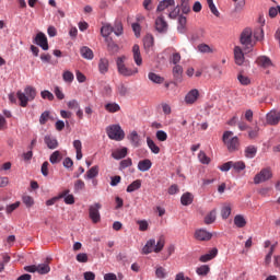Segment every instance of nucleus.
Masks as SVG:
<instances>
[{
	"label": "nucleus",
	"mask_w": 280,
	"mask_h": 280,
	"mask_svg": "<svg viewBox=\"0 0 280 280\" xmlns=\"http://www.w3.org/2000/svg\"><path fill=\"white\" fill-rule=\"evenodd\" d=\"M259 137V127H255L254 129L248 130V138L249 139H257Z\"/></svg>",
	"instance_id": "6e6d98bb"
},
{
	"label": "nucleus",
	"mask_w": 280,
	"mask_h": 280,
	"mask_svg": "<svg viewBox=\"0 0 280 280\" xmlns=\"http://www.w3.org/2000/svg\"><path fill=\"white\" fill-rule=\"evenodd\" d=\"M198 51H200V54H211L213 50L211 47H209V45L200 44L198 45Z\"/></svg>",
	"instance_id": "603ef678"
},
{
	"label": "nucleus",
	"mask_w": 280,
	"mask_h": 280,
	"mask_svg": "<svg viewBox=\"0 0 280 280\" xmlns=\"http://www.w3.org/2000/svg\"><path fill=\"white\" fill-rule=\"evenodd\" d=\"M19 207H21V201H16V202H14V203H11V205L7 206L5 212H7L8 214H10V213H12L13 211H16V209H18Z\"/></svg>",
	"instance_id": "3c124183"
},
{
	"label": "nucleus",
	"mask_w": 280,
	"mask_h": 280,
	"mask_svg": "<svg viewBox=\"0 0 280 280\" xmlns=\"http://www.w3.org/2000/svg\"><path fill=\"white\" fill-rule=\"evenodd\" d=\"M232 168L235 172H242V171L246 170V163H244L242 161H238V162H233L232 161Z\"/></svg>",
	"instance_id": "c03bdc74"
},
{
	"label": "nucleus",
	"mask_w": 280,
	"mask_h": 280,
	"mask_svg": "<svg viewBox=\"0 0 280 280\" xmlns=\"http://www.w3.org/2000/svg\"><path fill=\"white\" fill-rule=\"evenodd\" d=\"M127 167H132V159L128 158L126 160L120 161L119 163V170L124 171Z\"/></svg>",
	"instance_id": "de8ad7c7"
},
{
	"label": "nucleus",
	"mask_w": 280,
	"mask_h": 280,
	"mask_svg": "<svg viewBox=\"0 0 280 280\" xmlns=\"http://www.w3.org/2000/svg\"><path fill=\"white\" fill-rule=\"evenodd\" d=\"M100 209H102V203L96 202L89 208V215L93 224H97L102 221V215L100 214Z\"/></svg>",
	"instance_id": "6e6552de"
},
{
	"label": "nucleus",
	"mask_w": 280,
	"mask_h": 280,
	"mask_svg": "<svg viewBox=\"0 0 280 280\" xmlns=\"http://www.w3.org/2000/svg\"><path fill=\"white\" fill-rule=\"evenodd\" d=\"M180 202L184 207H189L194 202V195L191 192H185L180 198Z\"/></svg>",
	"instance_id": "cd10ccee"
},
{
	"label": "nucleus",
	"mask_w": 280,
	"mask_h": 280,
	"mask_svg": "<svg viewBox=\"0 0 280 280\" xmlns=\"http://www.w3.org/2000/svg\"><path fill=\"white\" fill-rule=\"evenodd\" d=\"M100 174L98 166H92L85 174V178L93 179Z\"/></svg>",
	"instance_id": "e433bc0d"
},
{
	"label": "nucleus",
	"mask_w": 280,
	"mask_h": 280,
	"mask_svg": "<svg viewBox=\"0 0 280 280\" xmlns=\"http://www.w3.org/2000/svg\"><path fill=\"white\" fill-rule=\"evenodd\" d=\"M77 261H79V264H86V261H89V255H86V253L78 254Z\"/></svg>",
	"instance_id": "bf43d9fd"
},
{
	"label": "nucleus",
	"mask_w": 280,
	"mask_h": 280,
	"mask_svg": "<svg viewBox=\"0 0 280 280\" xmlns=\"http://www.w3.org/2000/svg\"><path fill=\"white\" fill-rule=\"evenodd\" d=\"M49 161L52 165L60 163L62 161V153L60 151H55L50 154Z\"/></svg>",
	"instance_id": "2f4dec72"
},
{
	"label": "nucleus",
	"mask_w": 280,
	"mask_h": 280,
	"mask_svg": "<svg viewBox=\"0 0 280 280\" xmlns=\"http://www.w3.org/2000/svg\"><path fill=\"white\" fill-rule=\"evenodd\" d=\"M272 178V168L265 167L254 177V184L260 185V183H266Z\"/></svg>",
	"instance_id": "0eeeda50"
},
{
	"label": "nucleus",
	"mask_w": 280,
	"mask_h": 280,
	"mask_svg": "<svg viewBox=\"0 0 280 280\" xmlns=\"http://www.w3.org/2000/svg\"><path fill=\"white\" fill-rule=\"evenodd\" d=\"M224 145H226L229 152H237L240 150V138L233 137V131H225L222 137Z\"/></svg>",
	"instance_id": "20e7f679"
},
{
	"label": "nucleus",
	"mask_w": 280,
	"mask_h": 280,
	"mask_svg": "<svg viewBox=\"0 0 280 280\" xmlns=\"http://www.w3.org/2000/svg\"><path fill=\"white\" fill-rule=\"evenodd\" d=\"M105 110L107 113H119V110H121V106L117 103H107L105 104Z\"/></svg>",
	"instance_id": "c85d7f7f"
},
{
	"label": "nucleus",
	"mask_w": 280,
	"mask_h": 280,
	"mask_svg": "<svg viewBox=\"0 0 280 280\" xmlns=\"http://www.w3.org/2000/svg\"><path fill=\"white\" fill-rule=\"evenodd\" d=\"M166 275L167 273L165 272V268H163V267H159L155 270V277H158V279H165Z\"/></svg>",
	"instance_id": "680f3d73"
},
{
	"label": "nucleus",
	"mask_w": 280,
	"mask_h": 280,
	"mask_svg": "<svg viewBox=\"0 0 280 280\" xmlns=\"http://www.w3.org/2000/svg\"><path fill=\"white\" fill-rule=\"evenodd\" d=\"M137 189H141V179H136L127 187V192L132 194V191H137Z\"/></svg>",
	"instance_id": "c9c22d12"
},
{
	"label": "nucleus",
	"mask_w": 280,
	"mask_h": 280,
	"mask_svg": "<svg viewBox=\"0 0 280 280\" xmlns=\"http://www.w3.org/2000/svg\"><path fill=\"white\" fill-rule=\"evenodd\" d=\"M234 58H235V62L236 65H238V67H242V65H244V51L242 50V47L236 46L234 48Z\"/></svg>",
	"instance_id": "aec40b11"
},
{
	"label": "nucleus",
	"mask_w": 280,
	"mask_h": 280,
	"mask_svg": "<svg viewBox=\"0 0 280 280\" xmlns=\"http://www.w3.org/2000/svg\"><path fill=\"white\" fill-rule=\"evenodd\" d=\"M215 257H218V248H212L208 254L200 256L199 261L207 264V261H211V259H215Z\"/></svg>",
	"instance_id": "412c9836"
},
{
	"label": "nucleus",
	"mask_w": 280,
	"mask_h": 280,
	"mask_svg": "<svg viewBox=\"0 0 280 280\" xmlns=\"http://www.w3.org/2000/svg\"><path fill=\"white\" fill-rule=\"evenodd\" d=\"M127 139L130 141L132 148H141V137L137 131H131Z\"/></svg>",
	"instance_id": "2eb2a0df"
},
{
	"label": "nucleus",
	"mask_w": 280,
	"mask_h": 280,
	"mask_svg": "<svg viewBox=\"0 0 280 280\" xmlns=\"http://www.w3.org/2000/svg\"><path fill=\"white\" fill-rule=\"evenodd\" d=\"M110 67V62L107 58H101L98 61V71L102 73V75H106V72L108 71Z\"/></svg>",
	"instance_id": "4be33fe9"
},
{
	"label": "nucleus",
	"mask_w": 280,
	"mask_h": 280,
	"mask_svg": "<svg viewBox=\"0 0 280 280\" xmlns=\"http://www.w3.org/2000/svg\"><path fill=\"white\" fill-rule=\"evenodd\" d=\"M240 43L248 49V51L253 50V30L244 28L241 33Z\"/></svg>",
	"instance_id": "423d86ee"
},
{
	"label": "nucleus",
	"mask_w": 280,
	"mask_h": 280,
	"mask_svg": "<svg viewBox=\"0 0 280 280\" xmlns=\"http://www.w3.org/2000/svg\"><path fill=\"white\" fill-rule=\"evenodd\" d=\"M187 25V18H185L184 15H179L178 16V32H180V34H183L185 32V26Z\"/></svg>",
	"instance_id": "a19ab883"
},
{
	"label": "nucleus",
	"mask_w": 280,
	"mask_h": 280,
	"mask_svg": "<svg viewBox=\"0 0 280 280\" xmlns=\"http://www.w3.org/2000/svg\"><path fill=\"white\" fill-rule=\"evenodd\" d=\"M195 240H198V242H209L211 237H213V234L211 232L205 230V229H199L195 231Z\"/></svg>",
	"instance_id": "9b49d317"
},
{
	"label": "nucleus",
	"mask_w": 280,
	"mask_h": 280,
	"mask_svg": "<svg viewBox=\"0 0 280 280\" xmlns=\"http://www.w3.org/2000/svg\"><path fill=\"white\" fill-rule=\"evenodd\" d=\"M173 78L176 84H180V82H183V66L176 65L173 68Z\"/></svg>",
	"instance_id": "a211bd4d"
},
{
	"label": "nucleus",
	"mask_w": 280,
	"mask_h": 280,
	"mask_svg": "<svg viewBox=\"0 0 280 280\" xmlns=\"http://www.w3.org/2000/svg\"><path fill=\"white\" fill-rule=\"evenodd\" d=\"M221 215L223 220H229V217L231 215V205H225L222 207Z\"/></svg>",
	"instance_id": "49530a36"
},
{
	"label": "nucleus",
	"mask_w": 280,
	"mask_h": 280,
	"mask_svg": "<svg viewBox=\"0 0 280 280\" xmlns=\"http://www.w3.org/2000/svg\"><path fill=\"white\" fill-rule=\"evenodd\" d=\"M180 15V5L174 7V9L168 13V19H176Z\"/></svg>",
	"instance_id": "864d4df0"
},
{
	"label": "nucleus",
	"mask_w": 280,
	"mask_h": 280,
	"mask_svg": "<svg viewBox=\"0 0 280 280\" xmlns=\"http://www.w3.org/2000/svg\"><path fill=\"white\" fill-rule=\"evenodd\" d=\"M170 62L175 66L178 65L180 62V52H174L170 58Z\"/></svg>",
	"instance_id": "052dcab7"
},
{
	"label": "nucleus",
	"mask_w": 280,
	"mask_h": 280,
	"mask_svg": "<svg viewBox=\"0 0 280 280\" xmlns=\"http://www.w3.org/2000/svg\"><path fill=\"white\" fill-rule=\"evenodd\" d=\"M155 137H156L158 141H167V132H165L163 130H158L155 133Z\"/></svg>",
	"instance_id": "13d9d810"
},
{
	"label": "nucleus",
	"mask_w": 280,
	"mask_h": 280,
	"mask_svg": "<svg viewBox=\"0 0 280 280\" xmlns=\"http://www.w3.org/2000/svg\"><path fill=\"white\" fill-rule=\"evenodd\" d=\"M151 168H152V161H150V159L141 160L138 163L139 172H149V170Z\"/></svg>",
	"instance_id": "a878e982"
},
{
	"label": "nucleus",
	"mask_w": 280,
	"mask_h": 280,
	"mask_svg": "<svg viewBox=\"0 0 280 280\" xmlns=\"http://www.w3.org/2000/svg\"><path fill=\"white\" fill-rule=\"evenodd\" d=\"M118 94L121 95V97H126V94L128 93V88L124 84H119L117 86Z\"/></svg>",
	"instance_id": "338daca9"
},
{
	"label": "nucleus",
	"mask_w": 280,
	"mask_h": 280,
	"mask_svg": "<svg viewBox=\"0 0 280 280\" xmlns=\"http://www.w3.org/2000/svg\"><path fill=\"white\" fill-rule=\"evenodd\" d=\"M43 100H48L49 102H54V94L47 90L42 91L40 93Z\"/></svg>",
	"instance_id": "e2e57ef3"
},
{
	"label": "nucleus",
	"mask_w": 280,
	"mask_h": 280,
	"mask_svg": "<svg viewBox=\"0 0 280 280\" xmlns=\"http://www.w3.org/2000/svg\"><path fill=\"white\" fill-rule=\"evenodd\" d=\"M113 159L116 161H121V159H126L128 156V148L124 147L121 149H116L112 152Z\"/></svg>",
	"instance_id": "6ab92c4d"
},
{
	"label": "nucleus",
	"mask_w": 280,
	"mask_h": 280,
	"mask_svg": "<svg viewBox=\"0 0 280 280\" xmlns=\"http://www.w3.org/2000/svg\"><path fill=\"white\" fill-rule=\"evenodd\" d=\"M165 248V236L161 235L156 240L150 238L142 248V255H150V253H161Z\"/></svg>",
	"instance_id": "f257e3e1"
},
{
	"label": "nucleus",
	"mask_w": 280,
	"mask_h": 280,
	"mask_svg": "<svg viewBox=\"0 0 280 280\" xmlns=\"http://www.w3.org/2000/svg\"><path fill=\"white\" fill-rule=\"evenodd\" d=\"M44 143H46L49 150H56L58 148V140L51 136H45Z\"/></svg>",
	"instance_id": "b1692460"
},
{
	"label": "nucleus",
	"mask_w": 280,
	"mask_h": 280,
	"mask_svg": "<svg viewBox=\"0 0 280 280\" xmlns=\"http://www.w3.org/2000/svg\"><path fill=\"white\" fill-rule=\"evenodd\" d=\"M175 7H176L175 0H162L159 2L156 12H164V10H170V8H175Z\"/></svg>",
	"instance_id": "dca6fc26"
},
{
	"label": "nucleus",
	"mask_w": 280,
	"mask_h": 280,
	"mask_svg": "<svg viewBox=\"0 0 280 280\" xmlns=\"http://www.w3.org/2000/svg\"><path fill=\"white\" fill-rule=\"evenodd\" d=\"M80 54H81L82 58H84L85 60H93V58H95L93 50L91 48H89L88 46L81 47Z\"/></svg>",
	"instance_id": "393cba45"
},
{
	"label": "nucleus",
	"mask_w": 280,
	"mask_h": 280,
	"mask_svg": "<svg viewBox=\"0 0 280 280\" xmlns=\"http://www.w3.org/2000/svg\"><path fill=\"white\" fill-rule=\"evenodd\" d=\"M268 126H279L280 110L272 109L266 115Z\"/></svg>",
	"instance_id": "1a4fd4ad"
},
{
	"label": "nucleus",
	"mask_w": 280,
	"mask_h": 280,
	"mask_svg": "<svg viewBox=\"0 0 280 280\" xmlns=\"http://www.w3.org/2000/svg\"><path fill=\"white\" fill-rule=\"evenodd\" d=\"M132 55H133V60L138 67H141L143 65V58L141 57V49L139 48V45L136 44L132 47Z\"/></svg>",
	"instance_id": "f3484780"
},
{
	"label": "nucleus",
	"mask_w": 280,
	"mask_h": 280,
	"mask_svg": "<svg viewBox=\"0 0 280 280\" xmlns=\"http://www.w3.org/2000/svg\"><path fill=\"white\" fill-rule=\"evenodd\" d=\"M49 261H51V258H47L45 264H39L37 266V272L39 275H49V272H51V267H49Z\"/></svg>",
	"instance_id": "5701e85b"
},
{
	"label": "nucleus",
	"mask_w": 280,
	"mask_h": 280,
	"mask_svg": "<svg viewBox=\"0 0 280 280\" xmlns=\"http://www.w3.org/2000/svg\"><path fill=\"white\" fill-rule=\"evenodd\" d=\"M255 62L260 69H270L271 67H275L272 59L265 55L257 57Z\"/></svg>",
	"instance_id": "9d476101"
},
{
	"label": "nucleus",
	"mask_w": 280,
	"mask_h": 280,
	"mask_svg": "<svg viewBox=\"0 0 280 280\" xmlns=\"http://www.w3.org/2000/svg\"><path fill=\"white\" fill-rule=\"evenodd\" d=\"M207 4L209 7V10L214 14V16H220V11H218V8H215V3H213V0H207Z\"/></svg>",
	"instance_id": "8fccbe9b"
},
{
	"label": "nucleus",
	"mask_w": 280,
	"mask_h": 280,
	"mask_svg": "<svg viewBox=\"0 0 280 280\" xmlns=\"http://www.w3.org/2000/svg\"><path fill=\"white\" fill-rule=\"evenodd\" d=\"M180 8L183 14H189L191 12V7H189V0H180Z\"/></svg>",
	"instance_id": "37998d69"
},
{
	"label": "nucleus",
	"mask_w": 280,
	"mask_h": 280,
	"mask_svg": "<svg viewBox=\"0 0 280 280\" xmlns=\"http://www.w3.org/2000/svg\"><path fill=\"white\" fill-rule=\"evenodd\" d=\"M106 135L112 141H124L126 139V132L121 129L120 125L107 126Z\"/></svg>",
	"instance_id": "39448f33"
},
{
	"label": "nucleus",
	"mask_w": 280,
	"mask_h": 280,
	"mask_svg": "<svg viewBox=\"0 0 280 280\" xmlns=\"http://www.w3.org/2000/svg\"><path fill=\"white\" fill-rule=\"evenodd\" d=\"M84 187H85V184H84V180H82V179H78L74 183V191H82V189H84Z\"/></svg>",
	"instance_id": "0e129e2a"
},
{
	"label": "nucleus",
	"mask_w": 280,
	"mask_h": 280,
	"mask_svg": "<svg viewBox=\"0 0 280 280\" xmlns=\"http://www.w3.org/2000/svg\"><path fill=\"white\" fill-rule=\"evenodd\" d=\"M167 22L163 15L158 16L155 20V30L160 32V34H165L167 32Z\"/></svg>",
	"instance_id": "f8f14e48"
},
{
	"label": "nucleus",
	"mask_w": 280,
	"mask_h": 280,
	"mask_svg": "<svg viewBox=\"0 0 280 280\" xmlns=\"http://www.w3.org/2000/svg\"><path fill=\"white\" fill-rule=\"evenodd\" d=\"M211 268L208 265H202L196 269L197 275L200 277H207L210 272Z\"/></svg>",
	"instance_id": "58836bf2"
},
{
	"label": "nucleus",
	"mask_w": 280,
	"mask_h": 280,
	"mask_svg": "<svg viewBox=\"0 0 280 280\" xmlns=\"http://www.w3.org/2000/svg\"><path fill=\"white\" fill-rule=\"evenodd\" d=\"M49 121V110L44 112L39 117V124L40 126H45Z\"/></svg>",
	"instance_id": "5fc2aeb1"
},
{
	"label": "nucleus",
	"mask_w": 280,
	"mask_h": 280,
	"mask_svg": "<svg viewBox=\"0 0 280 280\" xmlns=\"http://www.w3.org/2000/svg\"><path fill=\"white\" fill-rule=\"evenodd\" d=\"M198 97H200V92L198 89L190 90L185 96L186 104H196L198 102Z\"/></svg>",
	"instance_id": "4468645a"
},
{
	"label": "nucleus",
	"mask_w": 280,
	"mask_h": 280,
	"mask_svg": "<svg viewBox=\"0 0 280 280\" xmlns=\"http://www.w3.org/2000/svg\"><path fill=\"white\" fill-rule=\"evenodd\" d=\"M22 202H24L25 207H27L28 209L31 207H34V198H32V196H30V195H24L22 197Z\"/></svg>",
	"instance_id": "09e8293b"
},
{
	"label": "nucleus",
	"mask_w": 280,
	"mask_h": 280,
	"mask_svg": "<svg viewBox=\"0 0 280 280\" xmlns=\"http://www.w3.org/2000/svg\"><path fill=\"white\" fill-rule=\"evenodd\" d=\"M143 45H144V49L147 51H150V48L151 47H154V36L152 35H147L144 38H143Z\"/></svg>",
	"instance_id": "c756f323"
},
{
	"label": "nucleus",
	"mask_w": 280,
	"mask_h": 280,
	"mask_svg": "<svg viewBox=\"0 0 280 280\" xmlns=\"http://www.w3.org/2000/svg\"><path fill=\"white\" fill-rule=\"evenodd\" d=\"M113 32L116 36H121V34H124V24L119 21H116L113 26Z\"/></svg>",
	"instance_id": "4c0bfd02"
},
{
	"label": "nucleus",
	"mask_w": 280,
	"mask_h": 280,
	"mask_svg": "<svg viewBox=\"0 0 280 280\" xmlns=\"http://www.w3.org/2000/svg\"><path fill=\"white\" fill-rule=\"evenodd\" d=\"M16 97L20 102V106H22V108H26L28 102H34V100H36V88L27 85L24 89V92L18 91Z\"/></svg>",
	"instance_id": "f03ea898"
},
{
	"label": "nucleus",
	"mask_w": 280,
	"mask_h": 280,
	"mask_svg": "<svg viewBox=\"0 0 280 280\" xmlns=\"http://www.w3.org/2000/svg\"><path fill=\"white\" fill-rule=\"evenodd\" d=\"M245 156L246 159H255L257 156V147L249 145L245 149Z\"/></svg>",
	"instance_id": "7c9ffc66"
},
{
	"label": "nucleus",
	"mask_w": 280,
	"mask_h": 280,
	"mask_svg": "<svg viewBox=\"0 0 280 280\" xmlns=\"http://www.w3.org/2000/svg\"><path fill=\"white\" fill-rule=\"evenodd\" d=\"M234 224L237 229H244V226L247 224L246 218H244L242 214H236L234 217Z\"/></svg>",
	"instance_id": "bb28decb"
},
{
	"label": "nucleus",
	"mask_w": 280,
	"mask_h": 280,
	"mask_svg": "<svg viewBox=\"0 0 280 280\" xmlns=\"http://www.w3.org/2000/svg\"><path fill=\"white\" fill-rule=\"evenodd\" d=\"M147 145L153 154H159V152H161V148H159L150 137L147 138Z\"/></svg>",
	"instance_id": "72a5a7b5"
},
{
	"label": "nucleus",
	"mask_w": 280,
	"mask_h": 280,
	"mask_svg": "<svg viewBox=\"0 0 280 280\" xmlns=\"http://www.w3.org/2000/svg\"><path fill=\"white\" fill-rule=\"evenodd\" d=\"M137 224L139 225V231H148V221L145 220H141V221H138Z\"/></svg>",
	"instance_id": "774afa93"
},
{
	"label": "nucleus",
	"mask_w": 280,
	"mask_h": 280,
	"mask_svg": "<svg viewBox=\"0 0 280 280\" xmlns=\"http://www.w3.org/2000/svg\"><path fill=\"white\" fill-rule=\"evenodd\" d=\"M62 79L66 81V82H73L74 80V75H73V72L67 70L63 72L62 74Z\"/></svg>",
	"instance_id": "4d7b16f0"
},
{
	"label": "nucleus",
	"mask_w": 280,
	"mask_h": 280,
	"mask_svg": "<svg viewBox=\"0 0 280 280\" xmlns=\"http://www.w3.org/2000/svg\"><path fill=\"white\" fill-rule=\"evenodd\" d=\"M126 56H120L116 59V67L119 75L130 78L131 75H136V73H139V70L137 68H128L126 66Z\"/></svg>",
	"instance_id": "7ed1b4c3"
},
{
	"label": "nucleus",
	"mask_w": 280,
	"mask_h": 280,
	"mask_svg": "<svg viewBox=\"0 0 280 280\" xmlns=\"http://www.w3.org/2000/svg\"><path fill=\"white\" fill-rule=\"evenodd\" d=\"M68 108L71 110H78V108H80V103L77 100L69 101Z\"/></svg>",
	"instance_id": "69168bd1"
},
{
	"label": "nucleus",
	"mask_w": 280,
	"mask_h": 280,
	"mask_svg": "<svg viewBox=\"0 0 280 280\" xmlns=\"http://www.w3.org/2000/svg\"><path fill=\"white\" fill-rule=\"evenodd\" d=\"M149 80H151V82H154V84H163V82H165V79L154 72H150L148 75Z\"/></svg>",
	"instance_id": "473e14b6"
},
{
	"label": "nucleus",
	"mask_w": 280,
	"mask_h": 280,
	"mask_svg": "<svg viewBox=\"0 0 280 280\" xmlns=\"http://www.w3.org/2000/svg\"><path fill=\"white\" fill-rule=\"evenodd\" d=\"M237 80L242 86H248L250 85V78L248 75L244 74L243 72H240L237 74Z\"/></svg>",
	"instance_id": "f704fd0d"
},
{
	"label": "nucleus",
	"mask_w": 280,
	"mask_h": 280,
	"mask_svg": "<svg viewBox=\"0 0 280 280\" xmlns=\"http://www.w3.org/2000/svg\"><path fill=\"white\" fill-rule=\"evenodd\" d=\"M101 34L104 38H108V35L113 34V26L110 24H104L101 28Z\"/></svg>",
	"instance_id": "ea45409f"
},
{
	"label": "nucleus",
	"mask_w": 280,
	"mask_h": 280,
	"mask_svg": "<svg viewBox=\"0 0 280 280\" xmlns=\"http://www.w3.org/2000/svg\"><path fill=\"white\" fill-rule=\"evenodd\" d=\"M217 218V212L215 210L210 211L206 217H205V224H213L215 222Z\"/></svg>",
	"instance_id": "79ce46f5"
},
{
	"label": "nucleus",
	"mask_w": 280,
	"mask_h": 280,
	"mask_svg": "<svg viewBox=\"0 0 280 280\" xmlns=\"http://www.w3.org/2000/svg\"><path fill=\"white\" fill-rule=\"evenodd\" d=\"M35 43H36V45L42 47V49H44V51H47L49 49V43L47 42V36L44 33H38L36 35Z\"/></svg>",
	"instance_id": "ddd939ff"
},
{
	"label": "nucleus",
	"mask_w": 280,
	"mask_h": 280,
	"mask_svg": "<svg viewBox=\"0 0 280 280\" xmlns=\"http://www.w3.org/2000/svg\"><path fill=\"white\" fill-rule=\"evenodd\" d=\"M198 159L203 165H209V163H211V159L207 156V153H205V151L199 152Z\"/></svg>",
	"instance_id": "a18cd8bd"
}]
</instances>
